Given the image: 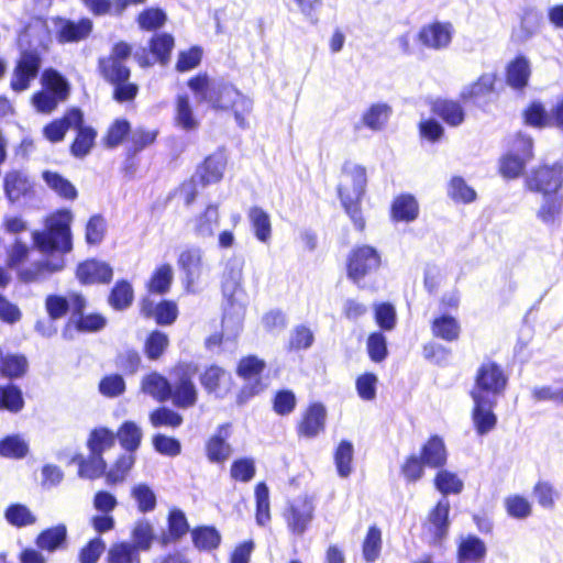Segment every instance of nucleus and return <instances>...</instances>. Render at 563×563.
I'll return each instance as SVG.
<instances>
[{
  "instance_id": "nucleus-1",
  "label": "nucleus",
  "mask_w": 563,
  "mask_h": 563,
  "mask_svg": "<svg viewBox=\"0 0 563 563\" xmlns=\"http://www.w3.org/2000/svg\"><path fill=\"white\" fill-rule=\"evenodd\" d=\"M73 213L67 209L58 210L45 219V229L33 231L32 240L34 246L43 254L60 253L71 251ZM31 249L22 243H15L8 250V265L18 269V277L23 283H36L47 279L51 275L62 272L65 268L63 255L53 256L20 267L29 257Z\"/></svg>"
},
{
  "instance_id": "nucleus-2",
  "label": "nucleus",
  "mask_w": 563,
  "mask_h": 563,
  "mask_svg": "<svg viewBox=\"0 0 563 563\" xmlns=\"http://www.w3.org/2000/svg\"><path fill=\"white\" fill-rule=\"evenodd\" d=\"M49 34L46 25L35 20L19 35L20 58L13 69L10 86L15 92L29 89L42 65V54L46 51Z\"/></svg>"
},
{
  "instance_id": "nucleus-3",
  "label": "nucleus",
  "mask_w": 563,
  "mask_h": 563,
  "mask_svg": "<svg viewBox=\"0 0 563 563\" xmlns=\"http://www.w3.org/2000/svg\"><path fill=\"white\" fill-rule=\"evenodd\" d=\"M365 186V168L360 165L346 163L342 169L338 191L343 208L358 230H363L365 225L360 209V201L364 195Z\"/></svg>"
},
{
  "instance_id": "nucleus-4",
  "label": "nucleus",
  "mask_w": 563,
  "mask_h": 563,
  "mask_svg": "<svg viewBox=\"0 0 563 563\" xmlns=\"http://www.w3.org/2000/svg\"><path fill=\"white\" fill-rule=\"evenodd\" d=\"M188 87L199 102H206L214 109H230L233 99L239 97V90L232 85L212 79L206 74L189 79Z\"/></svg>"
},
{
  "instance_id": "nucleus-5",
  "label": "nucleus",
  "mask_w": 563,
  "mask_h": 563,
  "mask_svg": "<svg viewBox=\"0 0 563 563\" xmlns=\"http://www.w3.org/2000/svg\"><path fill=\"white\" fill-rule=\"evenodd\" d=\"M44 90L36 92L32 102L38 112L51 113L69 93L67 80L56 70L46 69L42 75Z\"/></svg>"
},
{
  "instance_id": "nucleus-6",
  "label": "nucleus",
  "mask_w": 563,
  "mask_h": 563,
  "mask_svg": "<svg viewBox=\"0 0 563 563\" xmlns=\"http://www.w3.org/2000/svg\"><path fill=\"white\" fill-rule=\"evenodd\" d=\"M506 384L507 377L501 368L495 363H485L477 371L471 397L497 400V397L504 393Z\"/></svg>"
},
{
  "instance_id": "nucleus-7",
  "label": "nucleus",
  "mask_w": 563,
  "mask_h": 563,
  "mask_svg": "<svg viewBox=\"0 0 563 563\" xmlns=\"http://www.w3.org/2000/svg\"><path fill=\"white\" fill-rule=\"evenodd\" d=\"M380 255L376 249L362 245L351 251L347 258V277L355 284L361 283L367 275L380 266Z\"/></svg>"
},
{
  "instance_id": "nucleus-8",
  "label": "nucleus",
  "mask_w": 563,
  "mask_h": 563,
  "mask_svg": "<svg viewBox=\"0 0 563 563\" xmlns=\"http://www.w3.org/2000/svg\"><path fill=\"white\" fill-rule=\"evenodd\" d=\"M197 373V366L190 363H181L174 369L175 382L172 387L174 404L178 407L188 408L197 401V389L192 377Z\"/></svg>"
},
{
  "instance_id": "nucleus-9",
  "label": "nucleus",
  "mask_w": 563,
  "mask_h": 563,
  "mask_svg": "<svg viewBox=\"0 0 563 563\" xmlns=\"http://www.w3.org/2000/svg\"><path fill=\"white\" fill-rule=\"evenodd\" d=\"M532 157V140L518 134L512 151L500 159L499 170L506 178H517L523 170L526 163Z\"/></svg>"
},
{
  "instance_id": "nucleus-10",
  "label": "nucleus",
  "mask_w": 563,
  "mask_h": 563,
  "mask_svg": "<svg viewBox=\"0 0 563 563\" xmlns=\"http://www.w3.org/2000/svg\"><path fill=\"white\" fill-rule=\"evenodd\" d=\"M527 186L530 190L544 196L556 192L563 186V164L543 165L527 176Z\"/></svg>"
},
{
  "instance_id": "nucleus-11",
  "label": "nucleus",
  "mask_w": 563,
  "mask_h": 563,
  "mask_svg": "<svg viewBox=\"0 0 563 563\" xmlns=\"http://www.w3.org/2000/svg\"><path fill=\"white\" fill-rule=\"evenodd\" d=\"M178 266L185 275V287L188 292H196L205 273L203 250L188 246L178 256Z\"/></svg>"
},
{
  "instance_id": "nucleus-12",
  "label": "nucleus",
  "mask_w": 563,
  "mask_h": 563,
  "mask_svg": "<svg viewBox=\"0 0 563 563\" xmlns=\"http://www.w3.org/2000/svg\"><path fill=\"white\" fill-rule=\"evenodd\" d=\"M452 23L435 21L423 25L418 33V41L427 48L433 51L446 49L454 36Z\"/></svg>"
},
{
  "instance_id": "nucleus-13",
  "label": "nucleus",
  "mask_w": 563,
  "mask_h": 563,
  "mask_svg": "<svg viewBox=\"0 0 563 563\" xmlns=\"http://www.w3.org/2000/svg\"><path fill=\"white\" fill-rule=\"evenodd\" d=\"M219 206L209 203L202 211L188 220V227L198 239H211L220 227Z\"/></svg>"
},
{
  "instance_id": "nucleus-14",
  "label": "nucleus",
  "mask_w": 563,
  "mask_h": 563,
  "mask_svg": "<svg viewBox=\"0 0 563 563\" xmlns=\"http://www.w3.org/2000/svg\"><path fill=\"white\" fill-rule=\"evenodd\" d=\"M264 367L265 363L255 356H247L240 361L238 375L247 382L243 388V394L253 396L264 390L265 385L262 384L260 378Z\"/></svg>"
},
{
  "instance_id": "nucleus-15",
  "label": "nucleus",
  "mask_w": 563,
  "mask_h": 563,
  "mask_svg": "<svg viewBox=\"0 0 563 563\" xmlns=\"http://www.w3.org/2000/svg\"><path fill=\"white\" fill-rule=\"evenodd\" d=\"M76 276L82 285L108 284L112 279L113 269L106 262L88 260L77 266Z\"/></svg>"
},
{
  "instance_id": "nucleus-16",
  "label": "nucleus",
  "mask_w": 563,
  "mask_h": 563,
  "mask_svg": "<svg viewBox=\"0 0 563 563\" xmlns=\"http://www.w3.org/2000/svg\"><path fill=\"white\" fill-rule=\"evenodd\" d=\"M175 125L186 132L196 131L200 125V118L194 109L192 101L188 93H178L174 103Z\"/></svg>"
},
{
  "instance_id": "nucleus-17",
  "label": "nucleus",
  "mask_w": 563,
  "mask_h": 563,
  "mask_svg": "<svg viewBox=\"0 0 563 563\" xmlns=\"http://www.w3.org/2000/svg\"><path fill=\"white\" fill-rule=\"evenodd\" d=\"M314 507L307 497L296 499L286 514L288 528L292 533L301 536L313 518Z\"/></svg>"
},
{
  "instance_id": "nucleus-18",
  "label": "nucleus",
  "mask_w": 563,
  "mask_h": 563,
  "mask_svg": "<svg viewBox=\"0 0 563 563\" xmlns=\"http://www.w3.org/2000/svg\"><path fill=\"white\" fill-rule=\"evenodd\" d=\"M474 408L472 411V419L478 434L483 435L492 431L497 422V417L493 409L497 400L487 398H472Z\"/></svg>"
},
{
  "instance_id": "nucleus-19",
  "label": "nucleus",
  "mask_w": 563,
  "mask_h": 563,
  "mask_svg": "<svg viewBox=\"0 0 563 563\" xmlns=\"http://www.w3.org/2000/svg\"><path fill=\"white\" fill-rule=\"evenodd\" d=\"M244 260L241 256H231L227 260L222 273L221 287L224 297L233 298L240 289L243 279Z\"/></svg>"
},
{
  "instance_id": "nucleus-20",
  "label": "nucleus",
  "mask_w": 563,
  "mask_h": 563,
  "mask_svg": "<svg viewBox=\"0 0 563 563\" xmlns=\"http://www.w3.org/2000/svg\"><path fill=\"white\" fill-rule=\"evenodd\" d=\"M200 383L208 393L223 397L231 389L232 378L223 368L211 365L201 374Z\"/></svg>"
},
{
  "instance_id": "nucleus-21",
  "label": "nucleus",
  "mask_w": 563,
  "mask_h": 563,
  "mask_svg": "<svg viewBox=\"0 0 563 563\" xmlns=\"http://www.w3.org/2000/svg\"><path fill=\"white\" fill-rule=\"evenodd\" d=\"M487 547L475 536L462 537L459 541L456 563H485Z\"/></svg>"
},
{
  "instance_id": "nucleus-22",
  "label": "nucleus",
  "mask_w": 563,
  "mask_h": 563,
  "mask_svg": "<svg viewBox=\"0 0 563 563\" xmlns=\"http://www.w3.org/2000/svg\"><path fill=\"white\" fill-rule=\"evenodd\" d=\"M497 76L495 73H485L472 84L463 87L460 97L464 101H472L477 103L487 99L495 90Z\"/></svg>"
},
{
  "instance_id": "nucleus-23",
  "label": "nucleus",
  "mask_w": 563,
  "mask_h": 563,
  "mask_svg": "<svg viewBox=\"0 0 563 563\" xmlns=\"http://www.w3.org/2000/svg\"><path fill=\"white\" fill-rule=\"evenodd\" d=\"M3 187L8 199L11 202H15L22 197L27 196L31 192L33 185L24 172L14 169L4 175Z\"/></svg>"
},
{
  "instance_id": "nucleus-24",
  "label": "nucleus",
  "mask_w": 563,
  "mask_h": 563,
  "mask_svg": "<svg viewBox=\"0 0 563 563\" xmlns=\"http://www.w3.org/2000/svg\"><path fill=\"white\" fill-rule=\"evenodd\" d=\"M82 121L81 111L71 109L62 119L47 124L43 130L44 136L53 143L60 142L69 129L80 125Z\"/></svg>"
},
{
  "instance_id": "nucleus-25",
  "label": "nucleus",
  "mask_w": 563,
  "mask_h": 563,
  "mask_svg": "<svg viewBox=\"0 0 563 563\" xmlns=\"http://www.w3.org/2000/svg\"><path fill=\"white\" fill-rule=\"evenodd\" d=\"M325 408L321 404L311 405L298 426V433L306 438L317 437L324 428Z\"/></svg>"
},
{
  "instance_id": "nucleus-26",
  "label": "nucleus",
  "mask_w": 563,
  "mask_h": 563,
  "mask_svg": "<svg viewBox=\"0 0 563 563\" xmlns=\"http://www.w3.org/2000/svg\"><path fill=\"white\" fill-rule=\"evenodd\" d=\"M227 166V156L222 151L208 156L199 168V177L203 185L214 184L222 179Z\"/></svg>"
},
{
  "instance_id": "nucleus-27",
  "label": "nucleus",
  "mask_w": 563,
  "mask_h": 563,
  "mask_svg": "<svg viewBox=\"0 0 563 563\" xmlns=\"http://www.w3.org/2000/svg\"><path fill=\"white\" fill-rule=\"evenodd\" d=\"M530 75L531 66L529 59L525 56H518L507 66L506 81L511 88L521 90L528 85Z\"/></svg>"
},
{
  "instance_id": "nucleus-28",
  "label": "nucleus",
  "mask_w": 563,
  "mask_h": 563,
  "mask_svg": "<svg viewBox=\"0 0 563 563\" xmlns=\"http://www.w3.org/2000/svg\"><path fill=\"white\" fill-rule=\"evenodd\" d=\"M391 112V107L385 102L373 103L363 112L361 122L364 126L377 132L385 128Z\"/></svg>"
},
{
  "instance_id": "nucleus-29",
  "label": "nucleus",
  "mask_w": 563,
  "mask_h": 563,
  "mask_svg": "<svg viewBox=\"0 0 563 563\" xmlns=\"http://www.w3.org/2000/svg\"><path fill=\"white\" fill-rule=\"evenodd\" d=\"M247 218L255 238L260 242L268 244L272 239V222L269 214L261 207H252L247 212Z\"/></svg>"
},
{
  "instance_id": "nucleus-30",
  "label": "nucleus",
  "mask_w": 563,
  "mask_h": 563,
  "mask_svg": "<svg viewBox=\"0 0 563 563\" xmlns=\"http://www.w3.org/2000/svg\"><path fill=\"white\" fill-rule=\"evenodd\" d=\"M421 459L426 466L440 468L446 463L448 453L443 440L438 437H431L422 446Z\"/></svg>"
},
{
  "instance_id": "nucleus-31",
  "label": "nucleus",
  "mask_w": 563,
  "mask_h": 563,
  "mask_svg": "<svg viewBox=\"0 0 563 563\" xmlns=\"http://www.w3.org/2000/svg\"><path fill=\"white\" fill-rule=\"evenodd\" d=\"M432 111L451 126H459L465 119L462 106L453 100L434 101L432 104Z\"/></svg>"
},
{
  "instance_id": "nucleus-32",
  "label": "nucleus",
  "mask_w": 563,
  "mask_h": 563,
  "mask_svg": "<svg viewBox=\"0 0 563 563\" xmlns=\"http://www.w3.org/2000/svg\"><path fill=\"white\" fill-rule=\"evenodd\" d=\"M142 390L157 401H165L172 396V385L157 373L148 374L143 378Z\"/></svg>"
},
{
  "instance_id": "nucleus-33",
  "label": "nucleus",
  "mask_w": 563,
  "mask_h": 563,
  "mask_svg": "<svg viewBox=\"0 0 563 563\" xmlns=\"http://www.w3.org/2000/svg\"><path fill=\"white\" fill-rule=\"evenodd\" d=\"M92 30V23L89 19H82L79 22L65 21L58 30L60 42H78L86 38Z\"/></svg>"
},
{
  "instance_id": "nucleus-34",
  "label": "nucleus",
  "mask_w": 563,
  "mask_h": 563,
  "mask_svg": "<svg viewBox=\"0 0 563 563\" xmlns=\"http://www.w3.org/2000/svg\"><path fill=\"white\" fill-rule=\"evenodd\" d=\"M67 530L64 525H57L42 531L36 538V545L44 551L54 552L66 542Z\"/></svg>"
},
{
  "instance_id": "nucleus-35",
  "label": "nucleus",
  "mask_w": 563,
  "mask_h": 563,
  "mask_svg": "<svg viewBox=\"0 0 563 563\" xmlns=\"http://www.w3.org/2000/svg\"><path fill=\"white\" fill-rule=\"evenodd\" d=\"M418 202L411 195H401L391 206L393 218L397 221H413L418 217Z\"/></svg>"
},
{
  "instance_id": "nucleus-36",
  "label": "nucleus",
  "mask_w": 563,
  "mask_h": 563,
  "mask_svg": "<svg viewBox=\"0 0 563 563\" xmlns=\"http://www.w3.org/2000/svg\"><path fill=\"white\" fill-rule=\"evenodd\" d=\"M86 7L89 8L95 14H121L129 5L144 3L145 0H82Z\"/></svg>"
},
{
  "instance_id": "nucleus-37",
  "label": "nucleus",
  "mask_w": 563,
  "mask_h": 563,
  "mask_svg": "<svg viewBox=\"0 0 563 563\" xmlns=\"http://www.w3.org/2000/svg\"><path fill=\"white\" fill-rule=\"evenodd\" d=\"M228 437V427L222 426L219 433L212 437L207 444L208 457L212 462H223L231 454V448L225 442Z\"/></svg>"
},
{
  "instance_id": "nucleus-38",
  "label": "nucleus",
  "mask_w": 563,
  "mask_h": 563,
  "mask_svg": "<svg viewBox=\"0 0 563 563\" xmlns=\"http://www.w3.org/2000/svg\"><path fill=\"white\" fill-rule=\"evenodd\" d=\"M73 129L77 130V136L71 144V154L76 157H84L90 152L97 133L92 128L84 126L82 122Z\"/></svg>"
},
{
  "instance_id": "nucleus-39",
  "label": "nucleus",
  "mask_w": 563,
  "mask_h": 563,
  "mask_svg": "<svg viewBox=\"0 0 563 563\" xmlns=\"http://www.w3.org/2000/svg\"><path fill=\"white\" fill-rule=\"evenodd\" d=\"M142 430L133 421H125L118 430L115 438L120 444L128 451L134 452L141 444Z\"/></svg>"
},
{
  "instance_id": "nucleus-40",
  "label": "nucleus",
  "mask_w": 563,
  "mask_h": 563,
  "mask_svg": "<svg viewBox=\"0 0 563 563\" xmlns=\"http://www.w3.org/2000/svg\"><path fill=\"white\" fill-rule=\"evenodd\" d=\"M43 179L62 198L74 200L77 197L75 186L62 175L46 170L43 173Z\"/></svg>"
},
{
  "instance_id": "nucleus-41",
  "label": "nucleus",
  "mask_w": 563,
  "mask_h": 563,
  "mask_svg": "<svg viewBox=\"0 0 563 563\" xmlns=\"http://www.w3.org/2000/svg\"><path fill=\"white\" fill-rule=\"evenodd\" d=\"M173 279L174 269L172 265L163 264L154 271L148 282V290L156 294H165L169 290Z\"/></svg>"
},
{
  "instance_id": "nucleus-42",
  "label": "nucleus",
  "mask_w": 563,
  "mask_h": 563,
  "mask_svg": "<svg viewBox=\"0 0 563 563\" xmlns=\"http://www.w3.org/2000/svg\"><path fill=\"white\" fill-rule=\"evenodd\" d=\"M432 333L445 341H454L460 335L459 322L450 316H441L432 322Z\"/></svg>"
},
{
  "instance_id": "nucleus-43",
  "label": "nucleus",
  "mask_w": 563,
  "mask_h": 563,
  "mask_svg": "<svg viewBox=\"0 0 563 563\" xmlns=\"http://www.w3.org/2000/svg\"><path fill=\"white\" fill-rule=\"evenodd\" d=\"M115 443V434L107 428H99L90 433L88 446L90 453L102 455V453L111 449Z\"/></svg>"
},
{
  "instance_id": "nucleus-44",
  "label": "nucleus",
  "mask_w": 563,
  "mask_h": 563,
  "mask_svg": "<svg viewBox=\"0 0 563 563\" xmlns=\"http://www.w3.org/2000/svg\"><path fill=\"white\" fill-rule=\"evenodd\" d=\"M437 489L444 496L450 494H460L463 489V481L453 472L440 470L434 477Z\"/></svg>"
},
{
  "instance_id": "nucleus-45",
  "label": "nucleus",
  "mask_w": 563,
  "mask_h": 563,
  "mask_svg": "<svg viewBox=\"0 0 563 563\" xmlns=\"http://www.w3.org/2000/svg\"><path fill=\"white\" fill-rule=\"evenodd\" d=\"M354 455L353 444L349 441H341L334 454V462L338 473L345 478L352 473V462Z\"/></svg>"
},
{
  "instance_id": "nucleus-46",
  "label": "nucleus",
  "mask_w": 563,
  "mask_h": 563,
  "mask_svg": "<svg viewBox=\"0 0 563 563\" xmlns=\"http://www.w3.org/2000/svg\"><path fill=\"white\" fill-rule=\"evenodd\" d=\"M27 362L22 355L7 354L0 350V372L8 377H19L26 371Z\"/></svg>"
},
{
  "instance_id": "nucleus-47",
  "label": "nucleus",
  "mask_w": 563,
  "mask_h": 563,
  "mask_svg": "<svg viewBox=\"0 0 563 563\" xmlns=\"http://www.w3.org/2000/svg\"><path fill=\"white\" fill-rule=\"evenodd\" d=\"M449 510L450 503L445 497H443L430 514V522L433 527V532L439 539L444 537L449 527Z\"/></svg>"
},
{
  "instance_id": "nucleus-48",
  "label": "nucleus",
  "mask_w": 563,
  "mask_h": 563,
  "mask_svg": "<svg viewBox=\"0 0 563 563\" xmlns=\"http://www.w3.org/2000/svg\"><path fill=\"white\" fill-rule=\"evenodd\" d=\"M133 301V288L126 280H121L115 284L110 296L109 303L115 310H124L131 306Z\"/></svg>"
},
{
  "instance_id": "nucleus-49",
  "label": "nucleus",
  "mask_w": 563,
  "mask_h": 563,
  "mask_svg": "<svg viewBox=\"0 0 563 563\" xmlns=\"http://www.w3.org/2000/svg\"><path fill=\"white\" fill-rule=\"evenodd\" d=\"M29 452L27 442L20 435H8L0 441V455L10 459H21Z\"/></svg>"
},
{
  "instance_id": "nucleus-50",
  "label": "nucleus",
  "mask_w": 563,
  "mask_h": 563,
  "mask_svg": "<svg viewBox=\"0 0 563 563\" xmlns=\"http://www.w3.org/2000/svg\"><path fill=\"white\" fill-rule=\"evenodd\" d=\"M4 517L7 521L18 528L34 525L36 516L24 505L14 504L7 508Z\"/></svg>"
},
{
  "instance_id": "nucleus-51",
  "label": "nucleus",
  "mask_w": 563,
  "mask_h": 563,
  "mask_svg": "<svg viewBox=\"0 0 563 563\" xmlns=\"http://www.w3.org/2000/svg\"><path fill=\"white\" fill-rule=\"evenodd\" d=\"M256 499V522L265 526L271 520L269 512V490L265 483H258L255 486Z\"/></svg>"
},
{
  "instance_id": "nucleus-52",
  "label": "nucleus",
  "mask_w": 563,
  "mask_h": 563,
  "mask_svg": "<svg viewBox=\"0 0 563 563\" xmlns=\"http://www.w3.org/2000/svg\"><path fill=\"white\" fill-rule=\"evenodd\" d=\"M23 405L22 393L18 387L13 385L0 387V410L18 412L23 408Z\"/></svg>"
},
{
  "instance_id": "nucleus-53",
  "label": "nucleus",
  "mask_w": 563,
  "mask_h": 563,
  "mask_svg": "<svg viewBox=\"0 0 563 563\" xmlns=\"http://www.w3.org/2000/svg\"><path fill=\"white\" fill-rule=\"evenodd\" d=\"M448 194L454 201L464 203L472 202L476 198L475 190L459 176H455L450 180Z\"/></svg>"
},
{
  "instance_id": "nucleus-54",
  "label": "nucleus",
  "mask_w": 563,
  "mask_h": 563,
  "mask_svg": "<svg viewBox=\"0 0 563 563\" xmlns=\"http://www.w3.org/2000/svg\"><path fill=\"white\" fill-rule=\"evenodd\" d=\"M507 514L516 519H526L532 512L531 503L523 496L510 495L505 499Z\"/></svg>"
},
{
  "instance_id": "nucleus-55",
  "label": "nucleus",
  "mask_w": 563,
  "mask_h": 563,
  "mask_svg": "<svg viewBox=\"0 0 563 563\" xmlns=\"http://www.w3.org/2000/svg\"><path fill=\"white\" fill-rule=\"evenodd\" d=\"M194 543L201 550L218 548L221 541L220 533L212 527H203L192 531Z\"/></svg>"
},
{
  "instance_id": "nucleus-56",
  "label": "nucleus",
  "mask_w": 563,
  "mask_h": 563,
  "mask_svg": "<svg viewBox=\"0 0 563 563\" xmlns=\"http://www.w3.org/2000/svg\"><path fill=\"white\" fill-rule=\"evenodd\" d=\"M563 208V198L562 197H548L545 196L543 203L541 205L538 211V218L547 223H554Z\"/></svg>"
},
{
  "instance_id": "nucleus-57",
  "label": "nucleus",
  "mask_w": 563,
  "mask_h": 563,
  "mask_svg": "<svg viewBox=\"0 0 563 563\" xmlns=\"http://www.w3.org/2000/svg\"><path fill=\"white\" fill-rule=\"evenodd\" d=\"M150 421L154 428L170 427L176 428L181 424L183 418L176 411L163 407L154 410L150 415Z\"/></svg>"
},
{
  "instance_id": "nucleus-58",
  "label": "nucleus",
  "mask_w": 563,
  "mask_h": 563,
  "mask_svg": "<svg viewBox=\"0 0 563 563\" xmlns=\"http://www.w3.org/2000/svg\"><path fill=\"white\" fill-rule=\"evenodd\" d=\"M255 472V462L251 457L235 460L230 470L231 477L243 483L252 481Z\"/></svg>"
},
{
  "instance_id": "nucleus-59",
  "label": "nucleus",
  "mask_w": 563,
  "mask_h": 563,
  "mask_svg": "<svg viewBox=\"0 0 563 563\" xmlns=\"http://www.w3.org/2000/svg\"><path fill=\"white\" fill-rule=\"evenodd\" d=\"M106 470V462L99 454H92L88 460L79 462V476L82 478H97L100 477Z\"/></svg>"
},
{
  "instance_id": "nucleus-60",
  "label": "nucleus",
  "mask_w": 563,
  "mask_h": 563,
  "mask_svg": "<svg viewBox=\"0 0 563 563\" xmlns=\"http://www.w3.org/2000/svg\"><path fill=\"white\" fill-rule=\"evenodd\" d=\"M134 464V455L133 452H128L121 455L115 462L114 466L107 473L108 483L114 484L118 482H122L128 472Z\"/></svg>"
},
{
  "instance_id": "nucleus-61",
  "label": "nucleus",
  "mask_w": 563,
  "mask_h": 563,
  "mask_svg": "<svg viewBox=\"0 0 563 563\" xmlns=\"http://www.w3.org/2000/svg\"><path fill=\"white\" fill-rule=\"evenodd\" d=\"M382 534L376 527H371L363 544V555L367 562H374L380 552Z\"/></svg>"
},
{
  "instance_id": "nucleus-62",
  "label": "nucleus",
  "mask_w": 563,
  "mask_h": 563,
  "mask_svg": "<svg viewBox=\"0 0 563 563\" xmlns=\"http://www.w3.org/2000/svg\"><path fill=\"white\" fill-rule=\"evenodd\" d=\"M101 67L104 77L111 84L129 80L130 70L121 60L108 59L107 62H102Z\"/></svg>"
},
{
  "instance_id": "nucleus-63",
  "label": "nucleus",
  "mask_w": 563,
  "mask_h": 563,
  "mask_svg": "<svg viewBox=\"0 0 563 563\" xmlns=\"http://www.w3.org/2000/svg\"><path fill=\"white\" fill-rule=\"evenodd\" d=\"M134 550L146 551L151 548L154 539L153 528L146 521H140L133 529Z\"/></svg>"
},
{
  "instance_id": "nucleus-64",
  "label": "nucleus",
  "mask_w": 563,
  "mask_h": 563,
  "mask_svg": "<svg viewBox=\"0 0 563 563\" xmlns=\"http://www.w3.org/2000/svg\"><path fill=\"white\" fill-rule=\"evenodd\" d=\"M135 559L137 554L134 547L126 542L112 545L108 554L109 563H132Z\"/></svg>"
}]
</instances>
